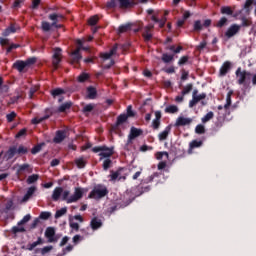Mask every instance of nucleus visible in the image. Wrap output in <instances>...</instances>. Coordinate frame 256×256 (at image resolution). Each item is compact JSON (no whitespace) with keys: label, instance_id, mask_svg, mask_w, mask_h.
I'll list each match as a JSON object with an SVG mask.
<instances>
[{"label":"nucleus","instance_id":"18","mask_svg":"<svg viewBox=\"0 0 256 256\" xmlns=\"http://www.w3.org/2000/svg\"><path fill=\"white\" fill-rule=\"evenodd\" d=\"M153 27V25H149L144 28V31L142 33L144 41L148 42L151 41V39H153V34H151V29H153Z\"/></svg>","mask_w":256,"mask_h":256},{"label":"nucleus","instance_id":"11","mask_svg":"<svg viewBox=\"0 0 256 256\" xmlns=\"http://www.w3.org/2000/svg\"><path fill=\"white\" fill-rule=\"evenodd\" d=\"M193 123V118H185L183 116H180L176 119L175 127H185L187 125H191Z\"/></svg>","mask_w":256,"mask_h":256},{"label":"nucleus","instance_id":"64","mask_svg":"<svg viewBox=\"0 0 256 256\" xmlns=\"http://www.w3.org/2000/svg\"><path fill=\"white\" fill-rule=\"evenodd\" d=\"M203 29V24H201V20H196L194 22V31H201Z\"/></svg>","mask_w":256,"mask_h":256},{"label":"nucleus","instance_id":"45","mask_svg":"<svg viewBox=\"0 0 256 256\" xmlns=\"http://www.w3.org/2000/svg\"><path fill=\"white\" fill-rule=\"evenodd\" d=\"M220 12L222 15H233V9H231L229 6L221 7Z\"/></svg>","mask_w":256,"mask_h":256},{"label":"nucleus","instance_id":"22","mask_svg":"<svg viewBox=\"0 0 256 256\" xmlns=\"http://www.w3.org/2000/svg\"><path fill=\"white\" fill-rule=\"evenodd\" d=\"M141 135H143V130L142 129L132 127L130 129L129 139L130 140L137 139V137H141Z\"/></svg>","mask_w":256,"mask_h":256},{"label":"nucleus","instance_id":"14","mask_svg":"<svg viewBox=\"0 0 256 256\" xmlns=\"http://www.w3.org/2000/svg\"><path fill=\"white\" fill-rule=\"evenodd\" d=\"M81 59H83V56L81 55V47H77V49L71 53V63L79 65Z\"/></svg>","mask_w":256,"mask_h":256},{"label":"nucleus","instance_id":"44","mask_svg":"<svg viewBox=\"0 0 256 256\" xmlns=\"http://www.w3.org/2000/svg\"><path fill=\"white\" fill-rule=\"evenodd\" d=\"M241 25L240 27H251V25H253V21H251V19H247L245 16H243L241 18Z\"/></svg>","mask_w":256,"mask_h":256},{"label":"nucleus","instance_id":"8","mask_svg":"<svg viewBox=\"0 0 256 256\" xmlns=\"http://www.w3.org/2000/svg\"><path fill=\"white\" fill-rule=\"evenodd\" d=\"M15 155H17V146H10L4 155L3 152L0 153V159H3V161H10Z\"/></svg>","mask_w":256,"mask_h":256},{"label":"nucleus","instance_id":"37","mask_svg":"<svg viewBox=\"0 0 256 256\" xmlns=\"http://www.w3.org/2000/svg\"><path fill=\"white\" fill-rule=\"evenodd\" d=\"M165 113H169V114H175V113H179V107H177L176 105H169L165 108Z\"/></svg>","mask_w":256,"mask_h":256},{"label":"nucleus","instance_id":"50","mask_svg":"<svg viewBox=\"0 0 256 256\" xmlns=\"http://www.w3.org/2000/svg\"><path fill=\"white\" fill-rule=\"evenodd\" d=\"M29 221H31V214H27L23 217V219H21L17 225L18 227H21V225H25V223H29Z\"/></svg>","mask_w":256,"mask_h":256},{"label":"nucleus","instance_id":"56","mask_svg":"<svg viewBox=\"0 0 256 256\" xmlns=\"http://www.w3.org/2000/svg\"><path fill=\"white\" fill-rule=\"evenodd\" d=\"M227 18L226 17H222L216 24V27H218L219 29H221L222 27H225V25H227Z\"/></svg>","mask_w":256,"mask_h":256},{"label":"nucleus","instance_id":"54","mask_svg":"<svg viewBox=\"0 0 256 256\" xmlns=\"http://www.w3.org/2000/svg\"><path fill=\"white\" fill-rule=\"evenodd\" d=\"M95 109V104H87L83 107L82 113H91Z\"/></svg>","mask_w":256,"mask_h":256},{"label":"nucleus","instance_id":"26","mask_svg":"<svg viewBox=\"0 0 256 256\" xmlns=\"http://www.w3.org/2000/svg\"><path fill=\"white\" fill-rule=\"evenodd\" d=\"M171 133V126H167L159 135L158 139L159 141H165L168 137L169 134Z\"/></svg>","mask_w":256,"mask_h":256},{"label":"nucleus","instance_id":"57","mask_svg":"<svg viewBox=\"0 0 256 256\" xmlns=\"http://www.w3.org/2000/svg\"><path fill=\"white\" fill-rule=\"evenodd\" d=\"M43 145H44V144H37L36 146H34V147L31 149L32 155H37V153H39V152L41 151V149L43 148Z\"/></svg>","mask_w":256,"mask_h":256},{"label":"nucleus","instance_id":"40","mask_svg":"<svg viewBox=\"0 0 256 256\" xmlns=\"http://www.w3.org/2000/svg\"><path fill=\"white\" fill-rule=\"evenodd\" d=\"M37 181H39V175L32 174V175L28 176L26 183H28V185H33V183H37Z\"/></svg>","mask_w":256,"mask_h":256},{"label":"nucleus","instance_id":"29","mask_svg":"<svg viewBox=\"0 0 256 256\" xmlns=\"http://www.w3.org/2000/svg\"><path fill=\"white\" fill-rule=\"evenodd\" d=\"M43 243H45V241H43V238L38 237L37 241L27 245V250L33 251V249H35V247H37L38 245H43Z\"/></svg>","mask_w":256,"mask_h":256},{"label":"nucleus","instance_id":"2","mask_svg":"<svg viewBox=\"0 0 256 256\" xmlns=\"http://www.w3.org/2000/svg\"><path fill=\"white\" fill-rule=\"evenodd\" d=\"M109 195V190L105 185L98 184L94 186L93 190L89 193V199H103V197H107Z\"/></svg>","mask_w":256,"mask_h":256},{"label":"nucleus","instance_id":"60","mask_svg":"<svg viewBox=\"0 0 256 256\" xmlns=\"http://www.w3.org/2000/svg\"><path fill=\"white\" fill-rule=\"evenodd\" d=\"M251 5H253V0H246L243 9L246 10V13H249L251 11Z\"/></svg>","mask_w":256,"mask_h":256},{"label":"nucleus","instance_id":"10","mask_svg":"<svg viewBox=\"0 0 256 256\" xmlns=\"http://www.w3.org/2000/svg\"><path fill=\"white\" fill-rule=\"evenodd\" d=\"M239 31H241V26L238 24H232L225 32V37H227V39H231V37H235Z\"/></svg>","mask_w":256,"mask_h":256},{"label":"nucleus","instance_id":"23","mask_svg":"<svg viewBox=\"0 0 256 256\" xmlns=\"http://www.w3.org/2000/svg\"><path fill=\"white\" fill-rule=\"evenodd\" d=\"M35 191H37V187L35 186H31L30 188H28L26 194L22 198L23 203H26V201L30 200L31 197H33V195L35 194Z\"/></svg>","mask_w":256,"mask_h":256},{"label":"nucleus","instance_id":"61","mask_svg":"<svg viewBox=\"0 0 256 256\" xmlns=\"http://www.w3.org/2000/svg\"><path fill=\"white\" fill-rule=\"evenodd\" d=\"M195 132L198 134V135H203V133H205V126L201 125V124H198L195 128Z\"/></svg>","mask_w":256,"mask_h":256},{"label":"nucleus","instance_id":"12","mask_svg":"<svg viewBox=\"0 0 256 256\" xmlns=\"http://www.w3.org/2000/svg\"><path fill=\"white\" fill-rule=\"evenodd\" d=\"M65 139H67V131L58 130L56 131L55 137L53 138V143H56V144L63 143Z\"/></svg>","mask_w":256,"mask_h":256},{"label":"nucleus","instance_id":"24","mask_svg":"<svg viewBox=\"0 0 256 256\" xmlns=\"http://www.w3.org/2000/svg\"><path fill=\"white\" fill-rule=\"evenodd\" d=\"M26 67H27V65L25 64V61H23V60H17L13 64V69H16L17 71H19V73H23V71L25 70Z\"/></svg>","mask_w":256,"mask_h":256},{"label":"nucleus","instance_id":"20","mask_svg":"<svg viewBox=\"0 0 256 256\" xmlns=\"http://www.w3.org/2000/svg\"><path fill=\"white\" fill-rule=\"evenodd\" d=\"M161 117H162L161 111L157 110L155 112V119L152 121L153 129L157 130L159 129V127H161Z\"/></svg>","mask_w":256,"mask_h":256},{"label":"nucleus","instance_id":"42","mask_svg":"<svg viewBox=\"0 0 256 256\" xmlns=\"http://www.w3.org/2000/svg\"><path fill=\"white\" fill-rule=\"evenodd\" d=\"M233 95V90H230L228 93H227V96H226V104L224 105V109H229L231 107V97Z\"/></svg>","mask_w":256,"mask_h":256},{"label":"nucleus","instance_id":"52","mask_svg":"<svg viewBox=\"0 0 256 256\" xmlns=\"http://www.w3.org/2000/svg\"><path fill=\"white\" fill-rule=\"evenodd\" d=\"M49 117H51V115L46 114L45 116H43L41 118H34V119H32V124L33 125H39V123H41L44 119H49Z\"/></svg>","mask_w":256,"mask_h":256},{"label":"nucleus","instance_id":"59","mask_svg":"<svg viewBox=\"0 0 256 256\" xmlns=\"http://www.w3.org/2000/svg\"><path fill=\"white\" fill-rule=\"evenodd\" d=\"M16 117H17V113L15 111H12L11 113L6 115V119L8 123H12V121H14Z\"/></svg>","mask_w":256,"mask_h":256},{"label":"nucleus","instance_id":"25","mask_svg":"<svg viewBox=\"0 0 256 256\" xmlns=\"http://www.w3.org/2000/svg\"><path fill=\"white\" fill-rule=\"evenodd\" d=\"M48 19H50V21H53L51 23V26L57 25V23H59V21H61L63 19V15L57 14V13H52L48 16Z\"/></svg>","mask_w":256,"mask_h":256},{"label":"nucleus","instance_id":"28","mask_svg":"<svg viewBox=\"0 0 256 256\" xmlns=\"http://www.w3.org/2000/svg\"><path fill=\"white\" fill-rule=\"evenodd\" d=\"M87 97L89 99H97V89L93 86L87 88Z\"/></svg>","mask_w":256,"mask_h":256},{"label":"nucleus","instance_id":"38","mask_svg":"<svg viewBox=\"0 0 256 256\" xmlns=\"http://www.w3.org/2000/svg\"><path fill=\"white\" fill-rule=\"evenodd\" d=\"M50 251H53V246H45L44 248L36 249L35 253H41V255H47V253H50Z\"/></svg>","mask_w":256,"mask_h":256},{"label":"nucleus","instance_id":"32","mask_svg":"<svg viewBox=\"0 0 256 256\" xmlns=\"http://www.w3.org/2000/svg\"><path fill=\"white\" fill-rule=\"evenodd\" d=\"M121 171H123V168H119L116 172L111 170L110 171V181H117V179H119V175H121Z\"/></svg>","mask_w":256,"mask_h":256},{"label":"nucleus","instance_id":"53","mask_svg":"<svg viewBox=\"0 0 256 256\" xmlns=\"http://www.w3.org/2000/svg\"><path fill=\"white\" fill-rule=\"evenodd\" d=\"M191 91H193V84H187V85L183 88L181 94H182V95H189V93H191Z\"/></svg>","mask_w":256,"mask_h":256},{"label":"nucleus","instance_id":"47","mask_svg":"<svg viewBox=\"0 0 256 256\" xmlns=\"http://www.w3.org/2000/svg\"><path fill=\"white\" fill-rule=\"evenodd\" d=\"M213 117H215V114L212 111H210L204 117H202L201 121L202 123H208V121H211Z\"/></svg>","mask_w":256,"mask_h":256},{"label":"nucleus","instance_id":"7","mask_svg":"<svg viewBox=\"0 0 256 256\" xmlns=\"http://www.w3.org/2000/svg\"><path fill=\"white\" fill-rule=\"evenodd\" d=\"M45 237L48 239V243H57L61 236L55 234V228L48 227L45 231Z\"/></svg>","mask_w":256,"mask_h":256},{"label":"nucleus","instance_id":"46","mask_svg":"<svg viewBox=\"0 0 256 256\" xmlns=\"http://www.w3.org/2000/svg\"><path fill=\"white\" fill-rule=\"evenodd\" d=\"M67 214V207H63L60 210H57L55 213V219H59L63 217V215Z\"/></svg>","mask_w":256,"mask_h":256},{"label":"nucleus","instance_id":"4","mask_svg":"<svg viewBox=\"0 0 256 256\" xmlns=\"http://www.w3.org/2000/svg\"><path fill=\"white\" fill-rule=\"evenodd\" d=\"M203 99H207V93L203 92L199 94V90L194 89L192 92V99L189 101L190 109H193L197 103L203 101Z\"/></svg>","mask_w":256,"mask_h":256},{"label":"nucleus","instance_id":"55","mask_svg":"<svg viewBox=\"0 0 256 256\" xmlns=\"http://www.w3.org/2000/svg\"><path fill=\"white\" fill-rule=\"evenodd\" d=\"M187 63H189V56H182L178 61L179 67H183V65H187Z\"/></svg>","mask_w":256,"mask_h":256},{"label":"nucleus","instance_id":"48","mask_svg":"<svg viewBox=\"0 0 256 256\" xmlns=\"http://www.w3.org/2000/svg\"><path fill=\"white\" fill-rule=\"evenodd\" d=\"M51 24L47 21H42L41 23V28H42V31H44L45 33H48V31H51Z\"/></svg>","mask_w":256,"mask_h":256},{"label":"nucleus","instance_id":"31","mask_svg":"<svg viewBox=\"0 0 256 256\" xmlns=\"http://www.w3.org/2000/svg\"><path fill=\"white\" fill-rule=\"evenodd\" d=\"M71 107H73L72 102H65L64 104L58 107V113H65V111L71 109Z\"/></svg>","mask_w":256,"mask_h":256},{"label":"nucleus","instance_id":"39","mask_svg":"<svg viewBox=\"0 0 256 256\" xmlns=\"http://www.w3.org/2000/svg\"><path fill=\"white\" fill-rule=\"evenodd\" d=\"M203 145V141L201 140H193L189 144V151H192V149H197L198 147H201Z\"/></svg>","mask_w":256,"mask_h":256},{"label":"nucleus","instance_id":"30","mask_svg":"<svg viewBox=\"0 0 256 256\" xmlns=\"http://www.w3.org/2000/svg\"><path fill=\"white\" fill-rule=\"evenodd\" d=\"M63 194V188L61 187H56L54 190H53V193H52V199L54 201H57L58 199H60L61 195Z\"/></svg>","mask_w":256,"mask_h":256},{"label":"nucleus","instance_id":"34","mask_svg":"<svg viewBox=\"0 0 256 256\" xmlns=\"http://www.w3.org/2000/svg\"><path fill=\"white\" fill-rule=\"evenodd\" d=\"M112 165L113 160L111 158H105L102 164L103 170L108 171L109 169H111Z\"/></svg>","mask_w":256,"mask_h":256},{"label":"nucleus","instance_id":"35","mask_svg":"<svg viewBox=\"0 0 256 256\" xmlns=\"http://www.w3.org/2000/svg\"><path fill=\"white\" fill-rule=\"evenodd\" d=\"M27 153H29V148L25 147L23 145L16 146V155H27Z\"/></svg>","mask_w":256,"mask_h":256},{"label":"nucleus","instance_id":"15","mask_svg":"<svg viewBox=\"0 0 256 256\" xmlns=\"http://www.w3.org/2000/svg\"><path fill=\"white\" fill-rule=\"evenodd\" d=\"M33 173V168L31 167L30 164H21L18 166V169L16 171L17 175H23V173Z\"/></svg>","mask_w":256,"mask_h":256},{"label":"nucleus","instance_id":"5","mask_svg":"<svg viewBox=\"0 0 256 256\" xmlns=\"http://www.w3.org/2000/svg\"><path fill=\"white\" fill-rule=\"evenodd\" d=\"M87 191H89V189L76 187L74 194L68 198L67 203H77V201L83 199V195L87 193Z\"/></svg>","mask_w":256,"mask_h":256},{"label":"nucleus","instance_id":"3","mask_svg":"<svg viewBox=\"0 0 256 256\" xmlns=\"http://www.w3.org/2000/svg\"><path fill=\"white\" fill-rule=\"evenodd\" d=\"M235 75L238 85H243L244 87H247V79L251 77V72L243 70L241 69V67H238L235 72Z\"/></svg>","mask_w":256,"mask_h":256},{"label":"nucleus","instance_id":"62","mask_svg":"<svg viewBox=\"0 0 256 256\" xmlns=\"http://www.w3.org/2000/svg\"><path fill=\"white\" fill-rule=\"evenodd\" d=\"M19 47H21L20 44H11V43H9V45L6 49V53H11V51H13V49H19Z\"/></svg>","mask_w":256,"mask_h":256},{"label":"nucleus","instance_id":"51","mask_svg":"<svg viewBox=\"0 0 256 256\" xmlns=\"http://www.w3.org/2000/svg\"><path fill=\"white\" fill-rule=\"evenodd\" d=\"M125 115L129 119V117H135V115H137V113H135V111H133V106L129 105V106H127Z\"/></svg>","mask_w":256,"mask_h":256},{"label":"nucleus","instance_id":"1","mask_svg":"<svg viewBox=\"0 0 256 256\" xmlns=\"http://www.w3.org/2000/svg\"><path fill=\"white\" fill-rule=\"evenodd\" d=\"M161 177V173L155 172L147 178L143 179L138 186L139 195H143V193H149L151 191V185L149 183H153L155 179H159Z\"/></svg>","mask_w":256,"mask_h":256},{"label":"nucleus","instance_id":"33","mask_svg":"<svg viewBox=\"0 0 256 256\" xmlns=\"http://www.w3.org/2000/svg\"><path fill=\"white\" fill-rule=\"evenodd\" d=\"M89 79H91V75H89V73H81L78 77H77V81L78 83H85V81H89Z\"/></svg>","mask_w":256,"mask_h":256},{"label":"nucleus","instance_id":"13","mask_svg":"<svg viewBox=\"0 0 256 256\" xmlns=\"http://www.w3.org/2000/svg\"><path fill=\"white\" fill-rule=\"evenodd\" d=\"M113 147H107L106 145H104V150H102V152L99 153V157H100V161H103V159H109V157H112V155L115 153L113 151Z\"/></svg>","mask_w":256,"mask_h":256},{"label":"nucleus","instance_id":"6","mask_svg":"<svg viewBox=\"0 0 256 256\" xmlns=\"http://www.w3.org/2000/svg\"><path fill=\"white\" fill-rule=\"evenodd\" d=\"M128 119L129 118L126 116V114H120L117 117L116 123L111 125L110 131L112 133H121L120 127H121V125H123V123H126Z\"/></svg>","mask_w":256,"mask_h":256},{"label":"nucleus","instance_id":"49","mask_svg":"<svg viewBox=\"0 0 256 256\" xmlns=\"http://www.w3.org/2000/svg\"><path fill=\"white\" fill-rule=\"evenodd\" d=\"M65 94V90L63 88H56L51 91L52 97H59V95Z\"/></svg>","mask_w":256,"mask_h":256},{"label":"nucleus","instance_id":"41","mask_svg":"<svg viewBox=\"0 0 256 256\" xmlns=\"http://www.w3.org/2000/svg\"><path fill=\"white\" fill-rule=\"evenodd\" d=\"M25 231L27 230L23 226H13L11 229V233H13V235H17V233H25Z\"/></svg>","mask_w":256,"mask_h":256},{"label":"nucleus","instance_id":"36","mask_svg":"<svg viewBox=\"0 0 256 256\" xmlns=\"http://www.w3.org/2000/svg\"><path fill=\"white\" fill-rule=\"evenodd\" d=\"M161 59H162L163 63H171L172 61H174L175 55L164 53V54H162Z\"/></svg>","mask_w":256,"mask_h":256},{"label":"nucleus","instance_id":"21","mask_svg":"<svg viewBox=\"0 0 256 256\" xmlns=\"http://www.w3.org/2000/svg\"><path fill=\"white\" fill-rule=\"evenodd\" d=\"M90 227L93 231H97V229H101V227H103V222L101 219L94 217L90 222Z\"/></svg>","mask_w":256,"mask_h":256},{"label":"nucleus","instance_id":"9","mask_svg":"<svg viewBox=\"0 0 256 256\" xmlns=\"http://www.w3.org/2000/svg\"><path fill=\"white\" fill-rule=\"evenodd\" d=\"M61 48H55L52 57V65L55 70L59 69V64L61 63Z\"/></svg>","mask_w":256,"mask_h":256},{"label":"nucleus","instance_id":"16","mask_svg":"<svg viewBox=\"0 0 256 256\" xmlns=\"http://www.w3.org/2000/svg\"><path fill=\"white\" fill-rule=\"evenodd\" d=\"M17 29H19V27L17 26V24L15 23H11L9 27H7L3 32H2V36L3 37H9V35L13 34V33H17Z\"/></svg>","mask_w":256,"mask_h":256},{"label":"nucleus","instance_id":"63","mask_svg":"<svg viewBox=\"0 0 256 256\" xmlns=\"http://www.w3.org/2000/svg\"><path fill=\"white\" fill-rule=\"evenodd\" d=\"M107 9H115L117 7V0H110L106 3Z\"/></svg>","mask_w":256,"mask_h":256},{"label":"nucleus","instance_id":"17","mask_svg":"<svg viewBox=\"0 0 256 256\" xmlns=\"http://www.w3.org/2000/svg\"><path fill=\"white\" fill-rule=\"evenodd\" d=\"M229 71H231V63L229 61H225L220 67L219 76L225 77Z\"/></svg>","mask_w":256,"mask_h":256},{"label":"nucleus","instance_id":"58","mask_svg":"<svg viewBox=\"0 0 256 256\" xmlns=\"http://www.w3.org/2000/svg\"><path fill=\"white\" fill-rule=\"evenodd\" d=\"M89 25L95 26L96 23H99V16L95 15L89 18L88 20Z\"/></svg>","mask_w":256,"mask_h":256},{"label":"nucleus","instance_id":"43","mask_svg":"<svg viewBox=\"0 0 256 256\" xmlns=\"http://www.w3.org/2000/svg\"><path fill=\"white\" fill-rule=\"evenodd\" d=\"M75 163L78 169H85V166L87 165V162L83 158L76 159Z\"/></svg>","mask_w":256,"mask_h":256},{"label":"nucleus","instance_id":"27","mask_svg":"<svg viewBox=\"0 0 256 256\" xmlns=\"http://www.w3.org/2000/svg\"><path fill=\"white\" fill-rule=\"evenodd\" d=\"M128 31H133V23H127L119 26V33H127Z\"/></svg>","mask_w":256,"mask_h":256},{"label":"nucleus","instance_id":"19","mask_svg":"<svg viewBox=\"0 0 256 256\" xmlns=\"http://www.w3.org/2000/svg\"><path fill=\"white\" fill-rule=\"evenodd\" d=\"M119 3L120 9H130L135 7L136 3L133 0H117Z\"/></svg>","mask_w":256,"mask_h":256}]
</instances>
